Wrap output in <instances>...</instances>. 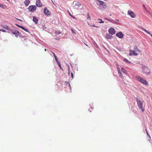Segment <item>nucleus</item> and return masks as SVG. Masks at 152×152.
Instances as JSON below:
<instances>
[{
  "label": "nucleus",
  "mask_w": 152,
  "mask_h": 152,
  "mask_svg": "<svg viewBox=\"0 0 152 152\" xmlns=\"http://www.w3.org/2000/svg\"><path fill=\"white\" fill-rule=\"evenodd\" d=\"M96 4L99 6L98 9L100 10H104L106 8V3L102 1L96 0Z\"/></svg>",
  "instance_id": "obj_1"
},
{
  "label": "nucleus",
  "mask_w": 152,
  "mask_h": 152,
  "mask_svg": "<svg viewBox=\"0 0 152 152\" xmlns=\"http://www.w3.org/2000/svg\"><path fill=\"white\" fill-rule=\"evenodd\" d=\"M136 100L139 108L141 109L142 111L143 112L144 110L143 109V103L142 99L141 98H137Z\"/></svg>",
  "instance_id": "obj_2"
},
{
  "label": "nucleus",
  "mask_w": 152,
  "mask_h": 152,
  "mask_svg": "<svg viewBox=\"0 0 152 152\" xmlns=\"http://www.w3.org/2000/svg\"><path fill=\"white\" fill-rule=\"evenodd\" d=\"M136 78H137L138 81L142 83L145 85L146 86L148 85V84L147 82L143 78L138 76L136 77Z\"/></svg>",
  "instance_id": "obj_3"
},
{
  "label": "nucleus",
  "mask_w": 152,
  "mask_h": 152,
  "mask_svg": "<svg viewBox=\"0 0 152 152\" xmlns=\"http://www.w3.org/2000/svg\"><path fill=\"white\" fill-rule=\"evenodd\" d=\"M11 32L13 34L15 35L16 37H18V36H21V33L18 31H13V30L10 29L9 33Z\"/></svg>",
  "instance_id": "obj_4"
},
{
  "label": "nucleus",
  "mask_w": 152,
  "mask_h": 152,
  "mask_svg": "<svg viewBox=\"0 0 152 152\" xmlns=\"http://www.w3.org/2000/svg\"><path fill=\"white\" fill-rule=\"evenodd\" d=\"M28 9L30 12H33L36 11L37 9V7L35 5H30L28 7Z\"/></svg>",
  "instance_id": "obj_5"
},
{
  "label": "nucleus",
  "mask_w": 152,
  "mask_h": 152,
  "mask_svg": "<svg viewBox=\"0 0 152 152\" xmlns=\"http://www.w3.org/2000/svg\"><path fill=\"white\" fill-rule=\"evenodd\" d=\"M128 14L132 18H134L136 17V15L135 13L131 11H128Z\"/></svg>",
  "instance_id": "obj_6"
},
{
  "label": "nucleus",
  "mask_w": 152,
  "mask_h": 152,
  "mask_svg": "<svg viewBox=\"0 0 152 152\" xmlns=\"http://www.w3.org/2000/svg\"><path fill=\"white\" fill-rule=\"evenodd\" d=\"M129 55L130 56H137L138 55L137 53H135L136 51L135 50H129Z\"/></svg>",
  "instance_id": "obj_7"
},
{
  "label": "nucleus",
  "mask_w": 152,
  "mask_h": 152,
  "mask_svg": "<svg viewBox=\"0 0 152 152\" xmlns=\"http://www.w3.org/2000/svg\"><path fill=\"white\" fill-rule=\"evenodd\" d=\"M108 31L109 33L112 35L114 34L116 32L115 30L112 28H109L108 30Z\"/></svg>",
  "instance_id": "obj_8"
},
{
  "label": "nucleus",
  "mask_w": 152,
  "mask_h": 152,
  "mask_svg": "<svg viewBox=\"0 0 152 152\" xmlns=\"http://www.w3.org/2000/svg\"><path fill=\"white\" fill-rule=\"evenodd\" d=\"M44 13L47 15H50V12L48 10L46 7L44 8Z\"/></svg>",
  "instance_id": "obj_9"
},
{
  "label": "nucleus",
  "mask_w": 152,
  "mask_h": 152,
  "mask_svg": "<svg viewBox=\"0 0 152 152\" xmlns=\"http://www.w3.org/2000/svg\"><path fill=\"white\" fill-rule=\"evenodd\" d=\"M116 36L119 38L122 39L124 35L121 32L117 33L116 34Z\"/></svg>",
  "instance_id": "obj_10"
},
{
  "label": "nucleus",
  "mask_w": 152,
  "mask_h": 152,
  "mask_svg": "<svg viewBox=\"0 0 152 152\" xmlns=\"http://www.w3.org/2000/svg\"><path fill=\"white\" fill-rule=\"evenodd\" d=\"M36 6L38 7H41L42 6V4L40 0H38L36 1Z\"/></svg>",
  "instance_id": "obj_11"
},
{
  "label": "nucleus",
  "mask_w": 152,
  "mask_h": 152,
  "mask_svg": "<svg viewBox=\"0 0 152 152\" xmlns=\"http://www.w3.org/2000/svg\"><path fill=\"white\" fill-rule=\"evenodd\" d=\"M104 19H105L106 20H107L112 23H114V24H116L117 25L119 24V23L116 22L114 20H113V19H109L107 18H104Z\"/></svg>",
  "instance_id": "obj_12"
},
{
  "label": "nucleus",
  "mask_w": 152,
  "mask_h": 152,
  "mask_svg": "<svg viewBox=\"0 0 152 152\" xmlns=\"http://www.w3.org/2000/svg\"><path fill=\"white\" fill-rule=\"evenodd\" d=\"M65 84L66 86H69V90H70V92H71V90H72V88H71V87L70 86V83L66 81L65 82Z\"/></svg>",
  "instance_id": "obj_13"
},
{
  "label": "nucleus",
  "mask_w": 152,
  "mask_h": 152,
  "mask_svg": "<svg viewBox=\"0 0 152 152\" xmlns=\"http://www.w3.org/2000/svg\"><path fill=\"white\" fill-rule=\"evenodd\" d=\"M33 21L35 23V24H37L38 22V19L35 16L33 17Z\"/></svg>",
  "instance_id": "obj_14"
},
{
  "label": "nucleus",
  "mask_w": 152,
  "mask_h": 152,
  "mask_svg": "<svg viewBox=\"0 0 152 152\" xmlns=\"http://www.w3.org/2000/svg\"><path fill=\"white\" fill-rule=\"evenodd\" d=\"M30 3V1L29 0H26L24 2L25 5L26 6H28Z\"/></svg>",
  "instance_id": "obj_15"
},
{
  "label": "nucleus",
  "mask_w": 152,
  "mask_h": 152,
  "mask_svg": "<svg viewBox=\"0 0 152 152\" xmlns=\"http://www.w3.org/2000/svg\"><path fill=\"white\" fill-rule=\"evenodd\" d=\"M142 29L143 31H144L145 32H146L148 34H150L151 36L152 37V35L150 33V32H149L148 31H147L146 29H144V28H142Z\"/></svg>",
  "instance_id": "obj_16"
},
{
  "label": "nucleus",
  "mask_w": 152,
  "mask_h": 152,
  "mask_svg": "<svg viewBox=\"0 0 152 152\" xmlns=\"http://www.w3.org/2000/svg\"><path fill=\"white\" fill-rule=\"evenodd\" d=\"M121 70L123 73H124L125 74H127V72L124 68L122 67L121 68Z\"/></svg>",
  "instance_id": "obj_17"
},
{
  "label": "nucleus",
  "mask_w": 152,
  "mask_h": 152,
  "mask_svg": "<svg viewBox=\"0 0 152 152\" xmlns=\"http://www.w3.org/2000/svg\"><path fill=\"white\" fill-rule=\"evenodd\" d=\"M134 50H135L136 51H137L139 52H140V50L138 49V47L137 46H134Z\"/></svg>",
  "instance_id": "obj_18"
},
{
  "label": "nucleus",
  "mask_w": 152,
  "mask_h": 152,
  "mask_svg": "<svg viewBox=\"0 0 152 152\" xmlns=\"http://www.w3.org/2000/svg\"><path fill=\"white\" fill-rule=\"evenodd\" d=\"M118 74L119 75V76L121 78H122L123 77V75L122 73H121V71L118 72Z\"/></svg>",
  "instance_id": "obj_19"
},
{
  "label": "nucleus",
  "mask_w": 152,
  "mask_h": 152,
  "mask_svg": "<svg viewBox=\"0 0 152 152\" xmlns=\"http://www.w3.org/2000/svg\"><path fill=\"white\" fill-rule=\"evenodd\" d=\"M52 53L54 57L55 58L56 62H58V61L57 56H56V55L54 53Z\"/></svg>",
  "instance_id": "obj_20"
},
{
  "label": "nucleus",
  "mask_w": 152,
  "mask_h": 152,
  "mask_svg": "<svg viewBox=\"0 0 152 152\" xmlns=\"http://www.w3.org/2000/svg\"><path fill=\"white\" fill-rule=\"evenodd\" d=\"M3 27L4 28H5V29H6L9 30V31H8V32H9V29H10V28H9V27L8 26H7V25H4V26H3Z\"/></svg>",
  "instance_id": "obj_21"
},
{
  "label": "nucleus",
  "mask_w": 152,
  "mask_h": 152,
  "mask_svg": "<svg viewBox=\"0 0 152 152\" xmlns=\"http://www.w3.org/2000/svg\"><path fill=\"white\" fill-rule=\"evenodd\" d=\"M58 66L60 67V68L61 69H62V70H63V69L61 68V64L59 61H58V62H57Z\"/></svg>",
  "instance_id": "obj_22"
},
{
  "label": "nucleus",
  "mask_w": 152,
  "mask_h": 152,
  "mask_svg": "<svg viewBox=\"0 0 152 152\" xmlns=\"http://www.w3.org/2000/svg\"><path fill=\"white\" fill-rule=\"evenodd\" d=\"M124 61L125 62H126L127 63L129 64H131V62L129 61L128 60H127L126 59V58L124 59Z\"/></svg>",
  "instance_id": "obj_23"
},
{
  "label": "nucleus",
  "mask_w": 152,
  "mask_h": 152,
  "mask_svg": "<svg viewBox=\"0 0 152 152\" xmlns=\"http://www.w3.org/2000/svg\"><path fill=\"white\" fill-rule=\"evenodd\" d=\"M111 37V36L109 34H107L106 35V38L108 39H110Z\"/></svg>",
  "instance_id": "obj_24"
},
{
  "label": "nucleus",
  "mask_w": 152,
  "mask_h": 152,
  "mask_svg": "<svg viewBox=\"0 0 152 152\" xmlns=\"http://www.w3.org/2000/svg\"><path fill=\"white\" fill-rule=\"evenodd\" d=\"M23 30L26 31L28 32L29 34H30L31 33V32L30 31H29L28 29L25 28H24L23 29Z\"/></svg>",
  "instance_id": "obj_25"
},
{
  "label": "nucleus",
  "mask_w": 152,
  "mask_h": 152,
  "mask_svg": "<svg viewBox=\"0 0 152 152\" xmlns=\"http://www.w3.org/2000/svg\"><path fill=\"white\" fill-rule=\"evenodd\" d=\"M93 44H94V45L97 48H98V45H97L95 41H94V42H93Z\"/></svg>",
  "instance_id": "obj_26"
},
{
  "label": "nucleus",
  "mask_w": 152,
  "mask_h": 152,
  "mask_svg": "<svg viewBox=\"0 0 152 152\" xmlns=\"http://www.w3.org/2000/svg\"><path fill=\"white\" fill-rule=\"evenodd\" d=\"M87 19L89 20L91 19V17L89 13H88L87 14Z\"/></svg>",
  "instance_id": "obj_27"
},
{
  "label": "nucleus",
  "mask_w": 152,
  "mask_h": 152,
  "mask_svg": "<svg viewBox=\"0 0 152 152\" xmlns=\"http://www.w3.org/2000/svg\"><path fill=\"white\" fill-rule=\"evenodd\" d=\"M98 20H99V22L100 23H104V22L102 21L101 19H98Z\"/></svg>",
  "instance_id": "obj_28"
},
{
  "label": "nucleus",
  "mask_w": 152,
  "mask_h": 152,
  "mask_svg": "<svg viewBox=\"0 0 152 152\" xmlns=\"http://www.w3.org/2000/svg\"><path fill=\"white\" fill-rule=\"evenodd\" d=\"M147 69L148 70V71L145 72V73L146 75H148L150 74L151 71L150 70H148V69Z\"/></svg>",
  "instance_id": "obj_29"
},
{
  "label": "nucleus",
  "mask_w": 152,
  "mask_h": 152,
  "mask_svg": "<svg viewBox=\"0 0 152 152\" xmlns=\"http://www.w3.org/2000/svg\"><path fill=\"white\" fill-rule=\"evenodd\" d=\"M0 31H2L3 32H6V31L4 29L2 28H0Z\"/></svg>",
  "instance_id": "obj_30"
},
{
  "label": "nucleus",
  "mask_w": 152,
  "mask_h": 152,
  "mask_svg": "<svg viewBox=\"0 0 152 152\" xmlns=\"http://www.w3.org/2000/svg\"><path fill=\"white\" fill-rule=\"evenodd\" d=\"M0 7L2 8H4V6L2 4H0Z\"/></svg>",
  "instance_id": "obj_31"
},
{
  "label": "nucleus",
  "mask_w": 152,
  "mask_h": 152,
  "mask_svg": "<svg viewBox=\"0 0 152 152\" xmlns=\"http://www.w3.org/2000/svg\"><path fill=\"white\" fill-rule=\"evenodd\" d=\"M15 25L17 26H18V27L20 28H21V27L22 26H20L17 24H16Z\"/></svg>",
  "instance_id": "obj_32"
},
{
  "label": "nucleus",
  "mask_w": 152,
  "mask_h": 152,
  "mask_svg": "<svg viewBox=\"0 0 152 152\" xmlns=\"http://www.w3.org/2000/svg\"><path fill=\"white\" fill-rule=\"evenodd\" d=\"M61 32H60V31H57L56 32V34H59L61 33Z\"/></svg>",
  "instance_id": "obj_33"
},
{
  "label": "nucleus",
  "mask_w": 152,
  "mask_h": 152,
  "mask_svg": "<svg viewBox=\"0 0 152 152\" xmlns=\"http://www.w3.org/2000/svg\"><path fill=\"white\" fill-rule=\"evenodd\" d=\"M91 109H89V111H90V112H91V111H92V110L93 109V108H92L91 106Z\"/></svg>",
  "instance_id": "obj_34"
},
{
  "label": "nucleus",
  "mask_w": 152,
  "mask_h": 152,
  "mask_svg": "<svg viewBox=\"0 0 152 152\" xmlns=\"http://www.w3.org/2000/svg\"><path fill=\"white\" fill-rule=\"evenodd\" d=\"M117 70H118V72H119V71H120V68H119V67H118V66H117Z\"/></svg>",
  "instance_id": "obj_35"
},
{
  "label": "nucleus",
  "mask_w": 152,
  "mask_h": 152,
  "mask_svg": "<svg viewBox=\"0 0 152 152\" xmlns=\"http://www.w3.org/2000/svg\"><path fill=\"white\" fill-rule=\"evenodd\" d=\"M69 15L71 16L73 18H75V17H74L73 16H72L71 14L70 13H69Z\"/></svg>",
  "instance_id": "obj_36"
},
{
  "label": "nucleus",
  "mask_w": 152,
  "mask_h": 152,
  "mask_svg": "<svg viewBox=\"0 0 152 152\" xmlns=\"http://www.w3.org/2000/svg\"><path fill=\"white\" fill-rule=\"evenodd\" d=\"M71 76L72 78H73V74L72 72L71 73Z\"/></svg>",
  "instance_id": "obj_37"
},
{
  "label": "nucleus",
  "mask_w": 152,
  "mask_h": 152,
  "mask_svg": "<svg viewBox=\"0 0 152 152\" xmlns=\"http://www.w3.org/2000/svg\"><path fill=\"white\" fill-rule=\"evenodd\" d=\"M92 26L93 27H96V28L98 27L96 26L95 25H93V26Z\"/></svg>",
  "instance_id": "obj_38"
},
{
  "label": "nucleus",
  "mask_w": 152,
  "mask_h": 152,
  "mask_svg": "<svg viewBox=\"0 0 152 152\" xmlns=\"http://www.w3.org/2000/svg\"><path fill=\"white\" fill-rule=\"evenodd\" d=\"M71 30L72 31V33L75 34V32L72 29H71Z\"/></svg>",
  "instance_id": "obj_39"
},
{
  "label": "nucleus",
  "mask_w": 152,
  "mask_h": 152,
  "mask_svg": "<svg viewBox=\"0 0 152 152\" xmlns=\"http://www.w3.org/2000/svg\"><path fill=\"white\" fill-rule=\"evenodd\" d=\"M24 28V27L23 26H21V28L22 29H23H23Z\"/></svg>",
  "instance_id": "obj_40"
},
{
  "label": "nucleus",
  "mask_w": 152,
  "mask_h": 152,
  "mask_svg": "<svg viewBox=\"0 0 152 152\" xmlns=\"http://www.w3.org/2000/svg\"><path fill=\"white\" fill-rule=\"evenodd\" d=\"M147 135H148V136L150 138V136L149 135V134H148V133H147Z\"/></svg>",
  "instance_id": "obj_41"
},
{
  "label": "nucleus",
  "mask_w": 152,
  "mask_h": 152,
  "mask_svg": "<svg viewBox=\"0 0 152 152\" xmlns=\"http://www.w3.org/2000/svg\"><path fill=\"white\" fill-rule=\"evenodd\" d=\"M16 19L17 20H19V21H22L21 20H20V19H17H17Z\"/></svg>",
  "instance_id": "obj_42"
},
{
  "label": "nucleus",
  "mask_w": 152,
  "mask_h": 152,
  "mask_svg": "<svg viewBox=\"0 0 152 152\" xmlns=\"http://www.w3.org/2000/svg\"><path fill=\"white\" fill-rule=\"evenodd\" d=\"M142 6H143V7L144 8H145V5H144L143 4V5H142Z\"/></svg>",
  "instance_id": "obj_43"
},
{
  "label": "nucleus",
  "mask_w": 152,
  "mask_h": 152,
  "mask_svg": "<svg viewBox=\"0 0 152 152\" xmlns=\"http://www.w3.org/2000/svg\"><path fill=\"white\" fill-rule=\"evenodd\" d=\"M145 130H146V132L147 134V133H148V131H147V129H145Z\"/></svg>",
  "instance_id": "obj_44"
},
{
  "label": "nucleus",
  "mask_w": 152,
  "mask_h": 152,
  "mask_svg": "<svg viewBox=\"0 0 152 152\" xmlns=\"http://www.w3.org/2000/svg\"><path fill=\"white\" fill-rule=\"evenodd\" d=\"M116 20L117 21H119V20L118 19H117V20Z\"/></svg>",
  "instance_id": "obj_45"
},
{
  "label": "nucleus",
  "mask_w": 152,
  "mask_h": 152,
  "mask_svg": "<svg viewBox=\"0 0 152 152\" xmlns=\"http://www.w3.org/2000/svg\"><path fill=\"white\" fill-rule=\"evenodd\" d=\"M68 70H69V69H68Z\"/></svg>",
  "instance_id": "obj_46"
},
{
  "label": "nucleus",
  "mask_w": 152,
  "mask_h": 152,
  "mask_svg": "<svg viewBox=\"0 0 152 152\" xmlns=\"http://www.w3.org/2000/svg\"><path fill=\"white\" fill-rule=\"evenodd\" d=\"M45 51H46V49H45Z\"/></svg>",
  "instance_id": "obj_47"
},
{
  "label": "nucleus",
  "mask_w": 152,
  "mask_h": 152,
  "mask_svg": "<svg viewBox=\"0 0 152 152\" xmlns=\"http://www.w3.org/2000/svg\"><path fill=\"white\" fill-rule=\"evenodd\" d=\"M7 1H8V0H7Z\"/></svg>",
  "instance_id": "obj_48"
}]
</instances>
